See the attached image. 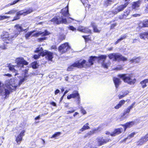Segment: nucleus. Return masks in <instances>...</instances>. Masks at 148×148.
I'll list each match as a JSON object with an SVG mask.
<instances>
[{"instance_id": "473e14b6", "label": "nucleus", "mask_w": 148, "mask_h": 148, "mask_svg": "<svg viewBox=\"0 0 148 148\" xmlns=\"http://www.w3.org/2000/svg\"><path fill=\"white\" fill-rule=\"evenodd\" d=\"M66 36L63 33H60L58 38V40L59 42H61L65 39Z\"/></svg>"}, {"instance_id": "c9c22d12", "label": "nucleus", "mask_w": 148, "mask_h": 148, "mask_svg": "<svg viewBox=\"0 0 148 148\" xmlns=\"http://www.w3.org/2000/svg\"><path fill=\"white\" fill-rule=\"evenodd\" d=\"M126 38V36L125 35H123V36H121L114 42V44L115 45H116L122 40L125 39Z\"/></svg>"}, {"instance_id": "b1692460", "label": "nucleus", "mask_w": 148, "mask_h": 148, "mask_svg": "<svg viewBox=\"0 0 148 148\" xmlns=\"http://www.w3.org/2000/svg\"><path fill=\"white\" fill-rule=\"evenodd\" d=\"M139 37L141 39L145 40L146 39H148V32H145L139 34Z\"/></svg>"}, {"instance_id": "20e7f679", "label": "nucleus", "mask_w": 148, "mask_h": 148, "mask_svg": "<svg viewBox=\"0 0 148 148\" xmlns=\"http://www.w3.org/2000/svg\"><path fill=\"white\" fill-rule=\"evenodd\" d=\"M14 38L15 37L14 35H10L9 33L6 31H3L0 36L1 39L7 44L11 43Z\"/></svg>"}, {"instance_id": "f257e3e1", "label": "nucleus", "mask_w": 148, "mask_h": 148, "mask_svg": "<svg viewBox=\"0 0 148 148\" xmlns=\"http://www.w3.org/2000/svg\"><path fill=\"white\" fill-rule=\"evenodd\" d=\"M97 59V56H91L89 57L88 62H86L85 60H83L81 62L79 60L76 61L73 64L70 65L68 67L67 69L68 71H70L73 69L74 67H77L78 68H89L94 64V62Z\"/></svg>"}, {"instance_id": "2f4dec72", "label": "nucleus", "mask_w": 148, "mask_h": 148, "mask_svg": "<svg viewBox=\"0 0 148 148\" xmlns=\"http://www.w3.org/2000/svg\"><path fill=\"white\" fill-rule=\"evenodd\" d=\"M136 145L137 146H140L143 145L145 143L141 137L139 140L136 142Z\"/></svg>"}, {"instance_id": "a18cd8bd", "label": "nucleus", "mask_w": 148, "mask_h": 148, "mask_svg": "<svg viewBox=\"0 0 148 148\" xmlns=\"http://www.w3.org/2000/svg\"><path fill=\"white\" fill-rule=\"evenodd\" d=\"M47 50H45L44 51L43 50V51H42L40 52L39 53L40 56H41L42 57H44L45 56H46L47 52H48Z\"/></svg>"}, {"instance_id": "c85d7f7f", "label": "nucleus", "mask_w": 148, "mask_h": 148, "mask_svg": "<svg viewBox=\"0 0 148 148\" xmlns=\"http://www.w3.org/2000/svg\"><path fill=\"white\" fill-rule=\"evenodd\" d=\"M46 56V58H47V59L49 61H52V59L53 58V53L48 51Z\"/></svg>"}, {"instance_id": "603ef678", "label": "nucleus", "mask_w": 148, "mask_h": 148, "mask_svg": "<svg viewBox=\"0 0 148 148\" xmlns=\"http://www.w3.org/2000/svg\"><path fill=\"white\" fill-rule=\"evenodd\" d=\"M136 134V133L135 132H133L131 133L130 134H129L127 138H132L134 137V135Z\"/></svg>"}, {"instance_id": "a211bd4d", "label": "nucleus", "mask_w": 148, "mask_h": 148, "mask_svg": "<svg viewBox=\"0 0 148 148\" xmlns=\"http://www.w3.org/2000/svg\"><path fill=\"white\" fill-rule=\"evenodd\" d=\"M60 13L64 16H68L70 15L69 12L68 5L61 10Z\"/></svg>"}, {"instance_id": "4468645a", "label": "nucleus", "mask_w": 148, "mask_h": 148, "mask_svg": "<svg viewBox=\"0 0 148 148\" xmlns=\"http://www.w3.org/2000/svg\"><path fill=\"white\" fill-rule=\"evenodd\" d=\"M25 131L22 130L19 134L16 137L15 141L18 145H20L23 140V137L25 135Z\"/></svg>"}, {"instance_id": "9b49d317", "label": "nucleus", "mask_w": 148, "mask_h": 148, "mask_svg": "<svg viewBox=\"0 0 148 148\" xmlns=\"http://www.w3.org/2000/svg\"><path fill=\"white\" fill-rule=\"evenodd\" d=\"M15 63L16 64L17 66L21 68L24 67V66L28 65L29 62L22 57L17 58L15 60Z\"/></svg>"}, {"instance_id": "1a4fd4ad", "label": "nucleus", "mask_w": 148, "mask_h": 148, "mask_svg": "<svg viewBox=\"0 0 148 148\" xmlns=\"http://www.w3.org/2000/svg\"><path fill=\"white\" fill-rule=\"evenodd\" d=\"M129 3L128 1L125 3L123 4H122L117 6L114 9L112 10L111 12L113 14H116L119 12L122 11L125 8Z\"/></svg>"}, {"instance_id": "052dcab7", "label": "nucleus", "mask_w": 148, "mask_h": 148, "mask_svg": "<svg viewBox=\"0 0 148 148\" xmlns=\"http://www.w3.org/2000/svg\"><path fill=\"white\" fill-rule=\"evenodd\" d=\"M0 48L2 49H6V46L4 44L2 45H0Z\"/></svg>"}, {"instance_id": "0e129e2a", "label": "nucleus", "mask_w": 148, "mask_h": 148, "mask_svg": "<svg viewBox=\"0 0 148 148\" xmlns=\"http://www.w3.org/2000/svg\"><path fill=\"white\" fill-rule=\"evenodd\" d=\"M40 55L39 53L38 55L35 54L33 56V58L35 59H37L40 58Z\"/></svg>"}, {"instance_id": "6ab92c4d", "label": "nucleus", "mask_w": 148, "mask_h": 148, "mask_svg": "<svg viewBox=\"0 0 148 148\" xmlns=\"http://www.w3.org/2000/svg\"><path fill=\"white\" fill-rule=\"evenodd\" d=\"M113 80L115 87L116 88H119V86L121 83V81L120 79L118 78L114 77L113 78Z\"/></svg>"}, {"instance_id": "bf43d9fd", "label": "nucleus", "mask_w": 148, "mask_h": 148, "mask_svg": "<svg viewBox=\"0 0 148 148\" xmlns=\"http://www.w3.org/2000/svg\"><path fill=\"white\" fill-rule=\"evenodd\" d=\"M46 38L45 37L40 38L38 39V40L39 42H42L43 40H46Z\"/></svg>"}, {"instance_id": "e2e57ef3", "label": "nucleus", "mask_w": 148, "mask_h": 148, "mask_svg": "<svg viewBox=\"0 0 148 148\" xmlns=\"http://www.w3.org/2000/svg\"><path fill=\"white\" fill-rule=\"evenodd\" d=\"M140 58L139 57H137L135 58L134 63H138L140 61Z\"/></svg>"}, {"instance_id": "a878e982", "label": "nucleus", "mask_w": 148, "mask_h": 148, "mask_svg": "<svg viewBox=\"0 0 148 148\" xmlns=\"http://www.w3.org/2000/svg\"><path fill=\"white\" fill-rule=\"evenodd\" d=\"M22 15L21 11H19L17 12L16 14V15L14 16L13 19L12 20V21H14L19 19L20 18V16Z\"/></svg>"}, {"instance_id": "f704fd0d", "label": "nucleus", "mask_w": 148, "mask_h": 148, "mask_svg": "<svg viewBox=\"0 0 148 148\" xmlns=\"http://www.w3.org/2000/svg\"><path fill=\"white\" fill-rule=\"evenodd\" d=\"M101 128L100 126H99L97 128H95L93 129L92 131H90V132L92 134H94L98 132L101 131Z\"/></svg>"}, {"instance_id": "49530a36", "label": "nucleus", "mask_w": 148, "mask_h": 148, "mask_svg": "<svg viewBox=\"0 0 148 148\" xmlns=\"http://www.w3.org/2000/svg\"><path fill=\"white\" fill-rule=\"evenodd\" d=\"M16 12V11L15 10L13 9L12 10H10V11H8V12H5V14H13L15 13Z\"/></svg>"}, {"instance_id": "c03bdc74", "label": "nucleus", "mask_w": 148, "mask_h": 148, "mask_svg": "<svg viewBox=\"0 0 148 148\" xmlns=\"http://www.w3.org/2000/svg\"><path fill=\"white\" fill-rule=\"evenodd\" d=\"M89 35L87 36L83 35L82 37L84 39L85 42H87L91 40L90 38L89 37Z\"/></svg>"}, {"instance_id": "39448f33", "label": "nucleus", "mask_w": 148, "mask_h": 148, "mask_svg": "<svg viewBox=\"0 0 148 148\" xmlns=\"http://www.w3.org/2000/svg\"><path fill=\"white\" fill-rule=\"evenodd\" d=\"M108 56L110 59H113L114 61L124 62L127 60V58L117 53H111L108 55Z\"/></svg>"}, {"instance_id": "423d86ee", "label": "nucleus", "mask_w": 148, "mask_h": 148, "mask_svg": "<svg viewBox=\"0 0 148 148\" xmlns=\"http://www.w3.org/2000/svg\"><path fill=\"white\" fill-rule=\"evenodd\" d=\"M50 21L54 25H59L60 24H66L67 23L66 19L60 17L59 16H55Z\"/></svg>"}, {"instance_id": "9d476101", "label": "nucleus", "mask_w": 148, "mask_h": 148, "mask_svg": "<svg viewBox=\"0 0 148 148\" xmlns=\"http://www.w3.org/2000/svg\"><path fill=\"white\" fill-rule=\"evenodd\" d=\"M67 98L68 99L71 98H76V101L78 104L80 103V98L79 94L77 90H74L72 93L67 96Z\"/></svg>"}, {"instance_id": "7c9ffc66", "label": "nucleus", "mask_w": 148, "mask_h": 148, "mask_svg": "<svg viewBox=\"0 0 148 148\" xmlns=\"http://www.w3.org/2000/svg\"><path fill=\"white\" fill-rule=\"evenodd\" d=\"M136 145L137 146H140L143 145L145 143L141 137L139 140L136 142Z\"/></svg>"}, {"instance_id": "2eb2a0df", "label": "nucleus", "mask_w": 148, "mask_h": 148, "mask_svg": "<svg viewBox=\"0 0 148 148\" xmlns=\"http://www.w3.org/2000/svg\"><path fill=\"white\" fill-rule=\"evenodd\" d=\"M135 124V122L133 121H132L127 122L123 124H120V125L122 126L123 127V132H125L126 131L127 128H130L132 127Z\"/></svg>"}, {"instance_id": "774afa93", "label": "nucleus", "mask_w": 148, "mask_h": 148, "mask_svg": "<svg viewBox=\"0 0 148 148\" xmlns=\"http://www.w3.org/2000/svg\"><path fill=\"white\" fill-rule=\"evenodd\" d=\"M123 67L122 66L120 65L119 66L116 67V69L117 70H122L123 69Z\"/></svg>"}, {"instance_id": "f8f14e48", "label": "nucleus", "mask_w": 148, "mask_h": 148, "mask_svg": "<svg viewBox=\"0 0 148 148\" xmlns=\"http://www.w3.org/2000/svg\"><path fill=\"white\" fill-rule=\"evenodd\" d=\"M77 30L79 32L84 33L90 34H92V30L89 28V27L79 25L77 27Z\"/></svg>"}, {"instance_id": "bb28decb", "label": "nucleus", "mask_w": 148, "mask_h": 148, "mask_svg": "<svg viewBox=\"0 0 148 148\" xmlns=\"http://www.w3.org/2000/svg\"><path fill=\"white\" fill-rule=\"evenodd\" d=\"M20 11H21L22 15L25 16L32 12H33V10L31 9H29L25 11H24L23 10H20Z\"/></svg>"}, {"instance_id": "69168bd1", "label": "nucleus", "mask_w": 148, "mask_h": 148, "mask_svg": "<svg viewBox=\"0 0 148 148\" xmlns=\"http://www.w3.org/2000/svg\"><path fill=\"white\" fill-rule=\"evenodd\" d=\"M102 66L104 68L108 69V66L106 63H103L102 64Z\"/></svg>"}, {"instance_id": "79ce46f5", "label": "nucleus", "mask_w": 148, "mask_h": 148, "mask_svg": "<svg viewBox=\"0 0 148 148\" xmlns=\"http://www.w3.org/2000/svg\"><path fill=\"white\" fill-rule=\"evenodd\" d=\"M61 134V132H55L54 134H53L52 136H51V138H55L57 137H58Z\"/></svg>"}, {"instance_id": "f3484780", "label": "nucleus", "mask_w": 148, "mask_h": 148, "mask_svg": "<svg viewBox=\"0 0 148 148\" xmlns=\"http://www.w3.org/2000/svg\"><path fill=\"white\" fill-rule=\"evenodd\" d=\"M142 0H138L136 1L133 2L132 5L131 7L133 9H138L142 3Z\"/></svg>"}, {"instance_id": "de8ad7c7", "label": "nucleus", "mask_w": 148, "mask_h": 148, "mask_svg": "<svg viewBox=\"0 0 148 148\" xmlns=\"http://www.w3.org/2000/svg\"><path fill=\"white\" fill-rule=\"evenodd\" d=\"M43 49L42 47H37L36 49L34 51V52L35 53H38L40 51H43Z\"/></svg>"}, {"instance_id": "338daca9", "label": "nucleus", "mask_w": 148, "mask_h": 148, "mask_svg": "<svg viewBox=\"0 0 148 148\" xmlns=\"http://www.w3.org/2000/svg\"><path fill=\"white\" fill-rule=\"evenodd\" d=\"M57 49V46L56 45H54L51 46V49L56 50Z\"/></svg>"}, {"instance_id": "e433bc0d", "label": "nucleus", "mask_w": 148, "mask_h": 148, "mask_svg": "<svg viewBox=\"0 0 148 148\" xmlns=\"http://www.w3.org/2000/svg\"><path fill=\"white\" fill-rule=\"evenodd\" d=\"M35 32V30H33L28 32L25 35V37L26 39H28L29 37L31 35L32 36V34Z\"/></svg>"}, {"instance_id": "a19ab883", "label": "nucleus", "mask_w": 148, "mask_h": 148, "mask_svg": "<svg viewBox=\"0 0 148 148\" xmlns=\"http://www.w3.org/2000/svg\"><path fill=\"white\" fill-rule=\"evenodd\" d=\"M40 35H42V36H44L48 35L49 34V33L47 30H45L43 32H41V31H39Z\"/></svg>"}, {"instance_id": "6e6d98bb", "label": "nucleus", "mask_w": 148, "mask_h": 148, "mask_svg": "<svg viewBox=\"0 0 148 148\" xmlns=\"http://www.w3.org/2000/svg\"><path fill=\"white\" fill-rule=\"evenodd\" d=\"M69 29L73 31H75L76 30V28L74 27L73 26H69Z\"/></svg>"}, {"instance_id": "4be33fe9", "label": "nucleus", "mask_w": 148, "mask_h": 148, "mask_svg": "<svg viewBox=\"0 0 148 148\" xmlns=\"http://www.w3.org/2000/svg\"><path fill=\"white\" fill-rule=\"evenodd\" d=\"M90 25L92 28L93 31L94 32L98 33H100L101 30L98 29L97 25L95 23L92 22Z\"/></svg>"}, {"instance_id": "dca6fc26", "label": "nucleus", "mask_w": 148, "mask_h": 148, "mask_svg": "<svg viewBox=\"0 0 148 148\" xmlns=\"http://www.w3.org/2000/svg\"><path fill=\"white\" fill-rule=\"evenodd\" d=\"M123 132V130L121 127L115 128L113 131L110 134V136L114 137L121 134Z\"/></svg>"}, {"instance_id": "4d7b16f0", "label": "nucleus", "mask_w": 148, "mask_h": 148, "mask_svg": "<svg viewBox=\"0 0 148 148\" xmlns=\"http://www.w3.org/2000/svg\"><path fill=\"white\" fill-rule=\"evenodd\" d=\"M130 109L127 107V108L123 112V115H125L129 113L130 111Z\"/></svg>"}, {"instance_id": "c756f323", "label": "nucleus", "mask_w": 148, "mask_h": 148, "mask_svg": "<svg viewBox=\"0 0 148 148\" xmlns=\"http://www.w3.org/2000/svg\"><path fill=\"white\" fill-rule=\"evenodd\" d=\"M89 124L88 123H86L83 127L80 130V131L82 132L84 131L90 129V128L89 126Z\"/></svg>"}, {"instance_id": "680f3d73", "label": "nucleus", "mask_w": 148, "mask_h": 148, "mask_svg": "<svg viewBox=\"0 0 148 148\" xmlns=\"http://www.w3.org/2000/svg\"><path fill=\"white\" fill-rule=\"evenodd\" d=\"M19 1V0H15L10 3V5H14L18 3Z\"/></svg>"}, {"instance_id": "7ed1b4c3", "label": "nucleus", "mask_w": 148, "mask_h": 148, "mask_svg": "<svg viewBox=\"0 0 148 148\" xmlns=\"http://www.w3.org/2000/svg\"><path fill=\"white\" fill-rule=\"evenodd\" d=\"M127 74H121L118 75L117 76L121 78L125 83L130 85L134 84L136 82V79L135 78H132V74H129L128 76H127Z\"/></svg>"}, {"instance_id": "6e6552de", "label": "nucleus", "mask_w": 148, "mask_h": 148, "mask_svg": "<svg viewBox=\"0 0 148 148\" xmlns=\"http://www.w3.org/2000/svg\"><path fill=\"white\" fill-rule=\"evenodd\" d=\"M71 47L68 42H65L60 45L58 47V50L60 53L62 54L69 50Z\"/></svg>"}, {"instance_id": "864d4df0", "label": "nucleus", "mask_w": 148, "mask_h": 148, "mask_svg": "<svg viewBox=\"0 0 148 148\" xmlns=\"http://www.w3.org/2000/svg\"><path fill=\"white\" fill-rule=\"evenodd\" d=\"M117 23H114L111 24L110 27V29H112L114 28V27L116 26Z\"/></svg>"}, {"instance_id": "f03ea898", "label": "nucleus", "mask_w": 148, "mask_h": 148, "mask_svg": "<svg viewBox=\"0 0 148 148\" xmlns=\"http://www.w3.org/2000/svg\"><path fill=\"white\" fill-rule=\"evenodd\" d=\"M26 76H25L24 78L20 79L18 86L14 85L12 86L10 83V80H6L4 86L6 88L4 89V99H6L8 98L10 94L13 92V91H16L17 86H19L21 85L26 80L25 78Z\"/></svg>"}, {"instance_id": "393cba45", "label": "nucleus", "mask_w": 148, "mask_h": 148, "mask_svg": "<svg viewBox=\"0 0 148 148\" xmlns=\"http://www.w3.org/2000/svg\"><path fill=\"white\" fill-rule=\"evenodd\" d=\"M148 83V79H145L140 82V84H141L142 88H144L147 86V84Z\"/></svg>"}, {"instance_id": "0eeeda50", "label": "nucleus", "mask_w": 148, "mask_h": 148, "mask_svg": "<svg viewBox=\"0 0 148 148\" xmlns=\"http://www.w3.org/2000/svg\"><path fill=\"white\" fill-rule=\"evenodd\" d=\"M96 140L98 146H100L110 142L112 140L108 136H105L97 137Z\"/></svg>"}, {"instance_id": "37998d69", "label": "nucleus", "mask_w": 148, "mask_h": 148, "mask_svg": "<svg viewBox=\"0 0 148 148\" xmlns=\"http://www.w3.org/2000/svg\"><path fill=\"white\" fill-rule=\"evenodd\" d=\"M145 143L148 141V132L145 135L141 137Z\"/></svg>"}, {"instance_id": "4c0bfd02", "label": "nucleus", "mask_w": 148, "mask_h": 148, "mask_svg": "<svg viewBox=\"0 0 148 148\" xmlns=\"http://www.w3.org/2000/svg\"><path fill=\"white\" fill-rule=\"evenodd\" d=\"M142 27H148V20H144L142 23V26L141 28Z\"/></svg>"}, {"instance_id": "412c9836", "label": "nucleus", "mask_w": 148, "mask_h": 148, "mask_svg": "<svg viewBox=\"0 0 148 148\" xmlns=\"http://www.w3.org/2000/svg\"><path fill=\"white\" fill-rule=\"evenodd\" d=\"M130 100L128 99L126 100V101L124 99L120 100L119 102V103L114 107V108L116 109H119L125 104V101H129Z\"/></svg>"}, {"instance_id": "13d9d810", "label": "nucleus", "mask_w": 148, "mask_h": 148, "mask_svg": "<svg viewBox=\"0 0 148 148\" xmlns=\"http://www.w3.org/2000/svg\"><path fill=\"white\" fill-rule=\"evenodd\" d=\"M40 34L39 33V31L35 33L32 34V36L35 37H38L40 35Z\"/></svg>"}, {"instance_id": "5fc2aeb1", "label": "nucleus", "mask_w": 148, "mask_h": 148, "mask_svg": "<svg viewBox=\"0 0 148 148\" xmlns=\"http://www.w3.org/2000/svg\"><path fill=\"white\" fill-rule=\"evenodd\" d=\"M69 109H71L70 110H69L67 111V114L73 113L75 111V110H74L73 108L71 107Z\"/></svg>"}, {"instance_id": "72a5a7b5", "label": "nucleus", "mask_w": 148, "mask_h": 148, "mask_svg": "<svg viewBox=\"0 0 148 148\" xmlns=\"http://www.w3.org/2000/svg\"><path fill=\"white\" fill-rule=\"evenodd\" d=\"M38 65L37 61H34L31 63V67L33 69H36L38 68Z\"/></svg>"}, {"instance_id": "8fccbe9b", "label": "nucleus", "mask_w": 148, "mask_h": 148, "mask_svg": "<svg viewBox=\"0 0 148 148\" xmlns=\"http://www.w3.org/2000/svg\"><path fill=\"white\" fill-rule=\"evenodd\" d=\"M80 111L83 115L86 114L87 113L86 111L82 107H81Z\"/></svg>"}, {"instance_id": "58836bf2", "label": "nucleus", "mask_w": 148, "mask_h": 148, "mask_svg": "<svg viewBox=\"0 0 148 148\" xmlns=\"http://www.w3.org/2000/svg\"><path fill=\"white\" fill-rule=\"evenodd\" d=\"M107 58L106 55H100L98 57H97V59L99 60H103V61H104Z\"/></svg>"}, {"instance_id": "aec40b11", "label": "nucleus", "mask_w": 148, "mask_h": 148, "mask_svg": "<svg viewBox=\"0 0 148 148\" xmlns=\"http://www.w3.org/2000/svg\"><path fill=\"white\" fill-rule=\"evenodd\" d=\"M14 27L16 28V33H15L14 35L15 37H16L19 34L20 32H22V27L20 26L19 25L17 24L14 26Z\"/></svg>"}, {"instance_id": "ea45409f", "label": "nucleus", "mask_w": 148, "mask_h": 148, "mask_svg": "<svg viewBox=\"0 0 148 148\" xmlns=\"http://www.w3.org/2000/svg\"><path fill=\"white\" fill-rule=\"evenodd\" d=\"M129 93V91L128 90L125 91L122 95H119L118 97L119 99H121L127 95Z\"/></svg>"}, {"instance_id": "cd10ccee", "label": "nucleus", "mask_w": 148, "mask_h": 148, "mask_svg": "<svg viewBox=\"0 0 148 148\" xmlns=\"http://www.w3.org/2000/svg\"><path fill=\"white\" fill-rule=\"evenodd\" d=\"M116 1V0H106L104 2L103 5L105 7H107Z\"/></svg>"}, {"instance_id": "3c124183", "label": "nucleus", "mask_w": 148, "mask_h": 148, "mask_svg": "<svg viewBox=\"0 0 148 148\" xmlns=\"http://www.w3.org/2000/svg\"><path fill=\"white\" fill-rule=\"evenodd\" d=\"M144 2L146 3L147 1H148V0H144ZM144 12L145 13H148V4L145 7L144 10Z\"/></svg>"}, {"instance_id": "09e8293b", "label": "nucleus", "mask_w": 148, "mask_h": 148, "mask_svg": "<svg viewBox=\"0 0 148 148\" xmlns=\"http://www.w3.org/2000/svg\"><path fill=\"white\" fill-rule=\"evenodd\" d=\"M10 16H0V21L7 19L10 18Z\"/></svg>"}, {"instance_id": "5701e85b", "label": "nucleus", "mask_w": 148, "mask_h": 148, "mask_svg": "<svg viewBox=\"0 0 148 148\" xmlns=\"http://www.w3.org/2000/svg\"><path fill=\"white\" fill-rule=\"evenodd\" d=\"M15 66L14 65H12L11 63H9L7 64V67H8L9 69V70L15 73H17L18 71L15 69Z\"/></svg>"}, {"instance_id": "ddd939ff", "label": "nucleus", "mask_w": 148, "mask_h": 148, "mask_svg": "<svg viewBox=\"0 0 148 148\" xmlns=\"http://www.w3.org/2000/svg\"><path fill=\"white\" fill-rule=\"evenodd\" d=\"M130 9H126L123 12V13L119 16L118 18L120 20L123 19H128L127 17L130 15Z\"/></svg>"}]
</instances>
